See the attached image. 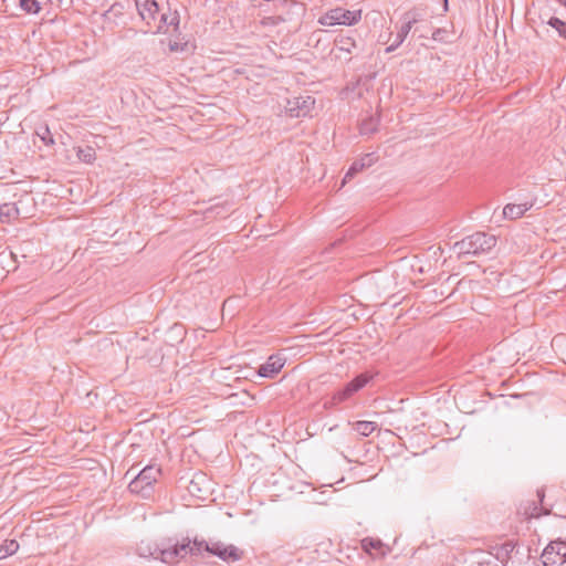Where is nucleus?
Returning a JSON list of instances; mask_svg holds the SVG:
<instances>
[{
    "label": "nucleus",
    "mask_w": 566,
    "mask_h": 566,
    "mask_svg": "<svg viewBox=\"0 0 566 566\" xmlns=\"http://www.w3.org/2000/svg\"><path fill=\"white\" fill-rule=\"evenodd\" d=\"M140 20L154 34L176 31L179 25V13L171 10L165 0H135Z\"/></svg>",
    "instance_id": "nucleus-1"
},
{
    "label": "nucleus",
    "mask_w": 566,
    "mask_h": 566,
    "mask_svg": "<svg viewBox=\"0 0 566 566\" xmlns=\"http://www.w3.org/2000/svg\"><path fill=\"white\" fill-rule=\"evenodd\" d=\"M149 556L170 565H175L185 559L188 555L199 556L195 549V539L185 538L181 543H163L157 545L153 551L149 549Z\"/></svg>",
    "instance_id": "nucleus-2"
},
{
    "label": "nucleus",
    "mask_w": 566,
    "mask_h": 566,
    "mask_svg": "<svg viewBox=\"0 0 566 566\" xmlns=\"http://www.w3.org/2000/svg\"><path fill=\"white\" fill-rule=\"evenodd\" d=\"M496 245V237L485 233L475 232L455 242L454 249L459 254L479 255L488 253Z\"/></svg>",
    "instance_id": "nucleus-3"
},
{
    "label": "nucleus",
    "mask_w": 566,
    "mask_h": 566,
    "mask_svg": "<svg viewBox=\"0 0 566 566\" xmlns=\"http://www.w3.org/2000/svg\"><path fill=\"white\" fill-rule=\"evenodd\" d=\"M195 549L198 551L199 555H201L202 552H208L228 563L240 560L242 557V552L237 546L219 541L207 542L205 539L195 538Z\"/></svg>",
    "instance_id": "nucleus-4"
},
{
    "label": "nucleus",
    "mask_w": 566,
    "mask_h": 566,
    "mask_svg": "<svg viewBox=\"0 0 566 566\" xmlns=\"http://www.w3.org/2000/svg\"><path fill=\"white\" fill-rule=\"evenodd\" d=\"M373 378L374 375L370 373H363L356 376L344 388L334 392L331 400L325 401L324 407L328 409L348 400L353 395L363 389Z\"/></svg>",
    "instance_id": "nucleus-5"
},
{
    "label": "nucleus",
    "mask_w": 566,
    "mask_h": 566,
    "mask_svg": "<svg viewBox=\"0 0 566 566\" xmlns=\"http://www.w3.org/2000/svg\"><path fill=\"white\" fill-rule=\"evenodd\" d=\"M160 474V468L155 465H147L138 473V475L133 481H130L128 489L132 493L148 496L153 484L157 481Z\"/></svg>",
    "instance_id": "nucleus-6"
},
{
    "label": "nucleus",
    "mask_w": 566,
    "mask_h": 566,
    "mask_svg": "<svg viewBox=\"0 0 566 566\" xmlns=\"http://www.w3.org/2000/svg\"><path fill=\"white\" fill-rule=\"evenodd\" d=\"M541 559L544 566H566V538L551 541L543 549Z\"/></svg>",
    "instance_id": "nucleus-7"
},
{
    "label": "nucleus",
    "mask_w": 566,
    "mask_h": 566,
    "mask_svg": "<svg viewBox=\"0 0 566 566\" xmlns=\"http://www.w3.org/2000/svg\"><path fill=\"white\" fill-rule=\"evenodd\" d=\"M360 19V11H350L345 10L343 8H336L326 12L323 17L319 18L318 22L322 25H335V24H345L352 25L356 23Z\"/></svg>",
    "instance_id": "nucleus-8"
},
{
    "label": "nucleus",
    "mask_w": 566,
    "mask_h": 566,
    "mask_svg": "<svg viewBox=\"0 0 566 566\" xmlns=\"http://www.w3.org/2000/svg\"><path fill=\"white\" fill-rule=\"evenodd\" d=\"M285 364V358L280 355H272L268 358V360L260 366L259 375L265 378H273L280 370L283 368Z\"/></svg>",
    "instance_id": "nucleus-9"
},
{
    "label": "nucleus",
    "mask_w": 566,
    "mask_h": 566,
    "mask_svg": "<svg viewBox=\"0 0 566 566\" xmlns=\"http://www.w3.org/2000/svg\"><path fill=\"white\" fill-rule=\"evenodd\" d=\"M379 108H370L366 111L360 118L359 132L361 135L374 133L379 124Z\"/></svg>",
    "instance_id": "nucleus-10"
},
{
    "label": "nucleus",
    "mask_w": 566,
    "mask_h": 566,
    "mask_svg": "<svg viewBox=\"0 0 566 566\" xmlns=\"http://www.w3.org/2000/svg\"><path fill=\"white\" fill-rule=\"evenodd\" d=\"M378 157L375 153L365 154L361 158L355 160L349 169L347 170L343 185L350 178H353L357 172L364 170L367 167H370L377 161Z\"/></svg>",
    "instance_id": "nucleus-11"
},
{
    "label": "nucleus",
    "mask_w": 566,
    "mask_h": 566,
    "mask_svg": "<svg viewBox=\"0 0 566 566\" xmlns=\"http://www.w3.org/2000/svg\"><path fill=\"white\" fill-rule=\"evenodd\" d=\"M361 547L367 554L373 555L375 551L376 555L380 557H385L390 553L389 546L385 545L380 539L373 537L363 538Z\"/></svg>",
    "instance_id": "nucleus-12"
},
{
    "label": "nucleus",
    "mask_w": 566,
    "mask_h": 566,
    "mask_svg": "<svg viewBox=\"0 0 566 566\" xmlns=\"http://www.w3.org/2000/svg\"><path fill=\"white\" fill-rule=\"evenodd\" d=\"M533 207L532 202L524 203H507L503 208V216L506 219L515 220L524 216L526 211H528Z\"/></svg>",
    "instance_id": "nucleus-13"
},
{
    "label": "nucleus",
    "mask_w": 566,
    "mask_h": 566,
    "mask_svg": "<svg viewBox=\"0 0 566 566\" xmlns=\"http://www.w3.org/2000/svg\"><path fill=\"white\" fill-rule=\"evenodd\" d=\"M335 48L338 52L345 53L344 56L339 54L338 57L348 59V55H350L356 48V41L352 36L340 35L335 41Z\"/></svg>",
    "instance_id": "nucleus-14"
},
{
    "label": "nucleus",
    "mask_w": 566,
    "mask_h": 566,
    "mask_svg": "<svg viewBox=\"0 0 566 566\" xmlns=\"http://www.w3.org/2000/svg\"><path fill=\"white\" fill-rule=\"evenodd\" d=\"M416 18H406V21L400 27L399 31L397 32L396 41L390 46H388L387 51H394L396 48H398L407 38L408 33L410 32L412 25L416 23Z\"/></svg>",
    "instance_id": "nucleus-15"
},
{
    "label": "nucleus",
    "mask_w": 566,
    "mask_h": 566,
    "mask_svg": "<svg viewBox=\"0 0 566 566\" xmlns=\"http://www.w3.org/2000/svg\"><path fill=\"white\" fill-rule=\"evenodd\" d=\"M34 134L45 146H53L55 144L51 129L44 123L35 127Z\"/></svg>",
    "instance_id": "nucleus-16"
},
{
    "label": "nucleus",
    "mask_w": 566,
    "mask_h": 566,
    "mask_svg": "<svg viewBox=\"0 0 566 566\" xmlns=\"http://www.w3.org/2000/svg\"><path fill=\"white\" fill-rule=\"evenodd\" d=\"M19 214L18 208L13 203H3L0 206V222L8 223Z\"/></svg>",
    "instance_id": "nucleus-17"
},
{
    "label": "nucleus",
    "mask_w": 566,
    "mask_h": 566,
    "mask_svg": "<svg viewBox=\"0 0 566 566\" xmlns=\"http://www.w3.org/2000/svg\"><path fill=\"white\" fill-rule=\"evenodd\" d=\"M376 428L377 423L373 421H357L353 424L354 431L363 437H368Z\"/></svg>",
    "instance_id": "nucleus-18"
},
{
    "label": "nucleus",
    "mask_w": 566,
    "mask_h": 566,
    "mask_svg": "<svg viewBox=\"0 0 566 566\" xmlns=\"http://www.w3.org/2000/svg\"><path fill=\"white\" fill-rule=\"evenodd\" d=\"M76 155L85 164H92L96 158L95 149L91 146L77 147Z\"/></svg>",
    "instance_id": "nucleus-19"
},
{
    "label": "nucleus",
    "mask_w": 566,
    "mask_h": 566,
    "mask_svg": "<svg viewBox=\"0 0 566 566\" xmlns=\"http://www.w3.org/2000/svg\"><path fill=\"white\" fill-rule=\"evenodd\" d=\"M19 549V544L15 539H6L0 545V559L13 555Z\"/></svg>",
    "instance_id": "nucleus-20"
},
{
    "label": "nucleus",
    "mask_w": 566,
    "mask_h": 566,
    "mask_svg": "<svg viewBox=\"0 0 566 566\" xmlns=\"http://www.w3.org/2000/svg\"><path fill=\"white\" fill-rule=\"evenodd\" d=\"M21 9L27 13L36 14L41 11V6L38 0H19Z\"/></svg>",
    "instance_id": "nucleus-21"
},
{
    "label": "nucleus",
    "mask_w": 566,
    "mask_h": 566,
    "mask_svg": "<svg viewBox=\"0 0 566 566\" xmlns=\"http://www.w3.org/2000/svg\"><path fill=\"white\" fill-rule=\"evenodd\" d=\"M548 24L554 28L559 36L566 40V22L558 18H551L548 20Z\"/></svg>",
    "instance_id": "nucleus-22"
},
{
    "label": "nucleus",
    "mask_w": 566,
    "mask_h": 566,
    "mask_svg": "<svg viewBox=\"0 0 566 566\" xmlns=\"http://www.w3.org/2000/svg\"><path fill=\"white\" fill-rule=\"evenodd\" d=\"M297 109H298V108H296V107L290 108V111H291V116H294L293 112H295V111H297Z\"/></svg>",
    "instance_id": "nucleus-23"
},
{
    "label": "nucleus",
    "mask_w": 566,
    "mask_h": 566,
    "mask_svg": "<svg viewBox=\"0 0 566 566\" xmlns=\"http://www.w3.org/2000/svg\"><path fill=\"white\" fill-rule=\"evenodd\" d=\"M557 1L566 7V0H557Z\"/></svg>",
    "instance_id": "nucleus-24"
},
{
    "label": "nucleus",
    "mask_w": 566,
    "mask_h": 566,
    "mask_svg": "<svg viewBox=\"0 0 566 566\" xmlns=\"http://www.w3.org/2000/svg\"><path fill=\"white\" fill-rule=\"evenodd\" d=\"M139 552H140V555L142 556H147V554L145 552L142 551V547L139 548Z\"/></svg>",
    "instance_id": "nucleus-25"
}]
</instances>
